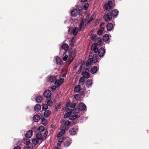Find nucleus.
<instances>
[{
    "label": "nucleus",
    "instance_id": "1",
    "mask_svg": "<svg viewBox=\"0 0 149 149\" xmlns=\"http://www.w3.org/2000/svg\"><path fill=\"white\" fill-rule=\"evenodd\" d=\"M98 57L97 54L93 55L92 58H89L86 62V65L87 67H89L93 62L94 63L98 62Z\"/></svg>",
    "mask_w": 149,
    "mask_h": 149
},
{
    "label": "nucleus",
    "instance_id": "2",
    "mask_svg": "<svg viewBox=\"0 0 149 149\" xmlns=\"http://www.w3.org/2000/svg\"><path fill=\"white\" fill-rule=\"evenodd\" d=\"M81 86L79 85H77L74 87V91L76 93H79L81 95H83L86 90L85 86L82 88H81Z\"/></svg>",
    "mask_w": 149,
    "mask_h": 149
},
{
    "label": "nucleus",
    "instance_id": "3",
    "mask_svg": "<svg viewBox=\"0 0 149 149\" xmlns=\"http://www.w3.org/2000/svg\"><path fill=\"white\" fill-rule=\"evenodd\" d=\"M113 5V2L111 1H109L107 4L104 6V9L105 12H109L111 9Z\"/></svg>",
    "mask_w": 149,
    "mask_h": 149
},
{
    "label": "nucleus",
    "instance_id": "4",
    "mask_svg": "<svg viewBox=\"0 0 149 149\" xmlns=\"http://www.w3.org/2000/svg\"><path fill=\"white\" fill-rule=\"evenodd\" d=\"M89 70L88 69L86 68L85 71H83L81 73V74L82 75V77H84V79L88 78L90 77V74L88 72Z\"/></svg>",
    "mask_w": 149,
    "mask_h": 149
},
{
    "label": "nucleus",
    "instance_id": "5",
    "mask_svg": "<svg viewBox=\"0 0 149 149\" xmlns=\"http://www.w3.org/2000/svg\"><path fill=\"white\" fill-rule=\"evenodd\" d=\"M79 29L77 27L73 28L72 29H69L68 31L70 34H72L74 36H75L78 33Z\"/></svg>",
    "mask_w": 149,
    "mask_h": 149
},
{
    "label": "nucleus",
    "instance_id": "6",
    "mask_svg": "<svg viewBox=\"0 0 149 149\" xmlns=\"http://www.w3.org/2000/svg\"><path fill=\"white\" fill-rule=\"evenodd\" d=\"M75 55L76 52L74 51L69 52L68 60L70 62L73 61L75 56Z\"/></svg>",
    "mask_w": 149,
    "mask_h": 149
},
{
    "label": "nucleus",
    "instance_id": "7",
    "mask_svg": "<svg viewBox=\"0 0 149 149\" xmlns=\"http://www.w3.org/2000/svg\"><path fill=\"white\" fill-rule=\"evenodd\" d=\"M112 17L111 13H107L106 15H104V17L105 21L109 22L112 19Z\"/></svg>",
    "mask_w": 149,
    "mask_h": 149
},
{
    "label": "nucleus",
    "instance_id": "8",
    "mask_svg": "<svg viewBox=\"0 0 149 149\" xmlns=\"http://www.w3.org/2000/svg\"><path fill=\"white\" fill-rule=\"evenodd\" d=\"M97 43H95L92 45L91 47V50L93 51L95 53H97L98 52V49L97 48Z\"/></svg>",
    "mask_w": 149,
    "mask_h": 149
},
{
    "label": "nucleus",
    "instance_id": "9",
    "mask_svg": "<svg viewBox=\"0 0 149 149\" xmlns=\"http://www.w3.org/2000/svg\"><path fill=\"white\" fill-rule=\"evenodd\" d=\"M86 105L83 102H81L78 104V109L80 111H86Z\"/></svg>",
    "mask_w": 149,
    "mask_h": 149
},
{
    "label": "nucleus",
    "instance_id": "10",
    "mask_svg": "<svg viewBox=\"0 0 149 149\" xmlns=\"http://www.w3.org/2000/svg\"><path fill=\"white\" fill-rule=\"evenodd\" d=\"M98 54L99 56L103 57L105 53V50L103 47L100 48L98 50Z\"/></svg>",
    "mask_w": 149,
    "mask_h": 149
},
{
    "label": "nucleus",
    "instance_id": "11",
    "mask_svg": "<svg viewBox=\"0 0 149 149\" xmlns=\"http://www.w3.org/2000/svg\"><path fill=\"white\" fill-rule=\"evenodd\" d=\"M51 95V93L50 91L49 90H45L43 93L44 96L46 98L50 97Z\"/></svg>",
    "mask_w": 149,
    "mask_h": 149
},
{
    "label": "nucleus",
    "instance_id": "12",
    "mask_svg": "<svg viewBox=\"0 0 149 149\" xmlns=\"http://www.w3.org/2000/svg\"><path fill=\"white\" fill-rule=\"evenodd\" d=\"M72 110L71 109L68 108L66 111V113H65L64 116V118H68L71 114Z\"/></svg>",
    "mask_w": 149,
    "mask_h": 149
},
{
    "label": "nucleus",
    "instance_id": "13",
    "mask_svg": "<svg viewBox=\"0 0 149 149\" xmlns=\"http://www.w3.org/2000/svg\"><path fill=\"white\" fill-rule=\"evenodd\" d=\"M119 11L117 9H114L112 10L111 13L113 17L116 18L119 13Z\"/></svg>",
    "mask_w": 149,
    "mask_h": 149
},
{
    "label": "nucleus",
    "instance_id": "14",
    "mask_svg": "<svg viewBox=\"0 0 149 149\" xmlns=\"http://www.w3.org/2000/svg\"><path fill=\"white\" fill-rule=\"evenodd\" d=\"M85 84L88 88L91 86L93 84L92 81L91 79H88L85 82Z\"/></svg>",
    "mask_w": 149,
    "mask_h": 149
},
{
    "label": "nucleus",
    "instance_id": "15",
    "mask_svg": "<svg viewBox=\"0 0 149 149\" xmlns=\"http://www.w3.org/2000/svg\"><path fill=\"white\" fill-rule=\"evenodd\" d=\"M113 28V24L111 23H108L107 25L106 28L107 31H111Z\"/></svg>",
    "mask_w": 149,
    "mask_h": 149
},
{
    "label": "nucleus",
    "instance_id": "16",
    "mask_svg": "<svg viewBox=\"0 0 149 149\" xmlns=\"http://www.w3.org/2000/svg\"><path fill=\"white\" fill-rule=\"evenodd\" d=\"M77 129H75V128H72L70 129L69 131V133L71 135H74L76 133V130Z\"/></svg>",
    "mask_w": 149,
    "mask_h": 149
},
{
    "label": "nucleus",
    "instance_id": "17",
    "mask_svg": "<svg viewBox=\"0 0 149 149\" xmlns=\"http://www.w3.org/2000/svg\"><path fill=\"white\" fill-rule=\"evenodd\" d=\"M71 14L72 16L76 17L78 14V10L76 9H74L71 11Z\"/></svg>",
    "mask_w": 149,
    "mask_h": 149
},
{
    "label": "nucleus",
    "instance_id": "18",
    "mask_svg": "<svg viewBox=\"0 0 149 149\" xmlns=\"http://www.w3.org/2000/svg\"><path fill=\"white\" fill-rule=\"evenodd\" d=\"M98 70L97 67L94 66L92 67L91 69V72L93 74L95 73Z\"/></svg>",
    "mask_w": 149,
    "mask_h": 149
},
{
    "label": "nucleus",
    "instance_id": "19",
    "mask_svg": "<svg viewBox=\"0 0 149 149\" xmlns=\"http://www.w3.org/2000/svg\"><path fill=\"white\" fill-rule=\"evenodd\" d=\"M40 119V116L38 114L35 115L33 117V119L35 122H38Z\"/></svg>",
    "mask_w": 149,
    "mask_h": 149
},
{
    "label": "nucleus",
    "instance_id": "20",
    "mask_svg": "<svg viewBox=\"0 0 149 149\" xmlns=\"http://www.w3.org/2000/svg\"><path fill=\"white\" fill-rule=\"evenodd\" d=\"M35 100L37 102L40 103L43 100V97L39 95L36 98Z\"/></svg>",
    "mask_w": 149,
    "mask_h": 149
},
{
    "label": "nucleus",
    "instance_id": "21",
    "mask_svg": "<svg viewBox=\"0 0 149 149\" xmlns=\"http://www.w3.org/2000/svg\"><path fill=\"white\" fill-rule=\"evenodd\" d=\"M32 131L31 130H30L26 132L25 136L27 138H30L32 136Z\"/></svg>",
    "mask_w": 149,
    "mask_h": 149
},
{
    "label": "nucleus",
    "instance_id": "22",
    "mask_svg": "<svg viewBox=\"0 0 149 149\" xmlns=\"http://www.w3.org/2000/svg\"><path fill=\"white\" fill-rule=\"evenodd\" d=\"M36 137L40 140H42L43 137L41 133L40 132H38L36 135Z\"/></svg>",
    "mask_w": 149,
    "mask_h": 149
},
{
    "label": "nucleus",
    "instance_id": "23",
    "mask_svg": "<svg viewBox=\"0 0 149 149\" xmlns=\"http://www.w3.org/2000/svg\"><path fill=\"white\" fill-rule=\"evenodd\" d=\"M49 82L53 83L55 81L56 79V77L55 76L52 75L49 78Z\"/></svg>",
    "mask_w": 149,
    "mask_h": 149
},
{
    "label": "nucleus",
    "instance_id": "24",
    "mask_svg": "<svg viewBox=\"0 0 149 149\" xmlns=\"http://www.w3.org/2000/svg\"><path fill=\"white\" fill-rule=\"evenodd\" d=\"M70 122L69 120L66 121L64 123L63 127L65 129H67L68 128V126L70 125Z\"/></svg>",
    "mask_w": 149,
    "mask_h": 149
},
{
    "label": "nucleus",
    "instance_id": "25",
    "mask_svg": "<svg viewBox=\"0 0 149 149\" xmlns=\"http://www.w3.org/2000/svg\"><path fill=\"white\" fill-rule=\"evenodd\" d=\"M109 39V37L108 34H105L104 35L103 37L102 40L104 42H107Z\"/></svg>",
    "mask_w": 149,
    "mask_h": 149
},
{
    "label": "nucleus",
    "instance_id": "26",
    "mask_svg": "<svg viewBox=\"0 0 149 149\" xmlns=\"http://www.w3.org/2000/svg\"><path fill=\"white\" fill-rule=\"evenodd\" d=\"M51 113V112L50 111H46L44 113V116L45 118H47L48 117Z\"/></svg>",
    "mask_w": 149,
    "mask_h": 149
},
{
    "label": "nucleus",
    "instance_id": "27",
    "mask_svg": "<svg viewBox=\"0 0 149 149\" xmlns=\"http://www.w3.org/2000/svg\"><path fill=\"white\" fill-rule=\"evenodd\" d=\"M85 81L84 78L83 77H81L79 80L78 83L80 86L83 85Z\"/></svg>",
    "mask_w": 149,
    "mask_h": 149
},
{
    "label": "nucleus",
    "instance_id": "28",
    "mask_svg": "<svg viewBox=\"0 0 149 149\" xmlns=\"http://www.w3.org/2000/svg\"><path fill=\"white\" fill-rule=\"evenodd\" d=\"M34 110L36 111H38L41 109V105L39 104H37L34 107Z\"/></svg>",
    "mask_w": 149,
    "mask_h": 149
},
{
    "label": "nucleus",
    "instance_id": "29",
    "mask_svg": "<svg viewBox=\"0 0 149 149\" xmlns=\"http://www.w3.org/2000/svg\"><path fill=\"white\" fill-rule=\"evenodd\" d=\"M39 140L36 137L34 138L32 140V142L34 145H37L38 143Z\"/></svg>",
    "mask_w": 149,
    "mask_h": 149
},
{
    "label": "nucleus",
    "instance_id": "30",
    "mask_svg": "<svg viewBox=\"0 0 149 149\" xmlns=\"http://www.w3.org/2000/svg\"><path fill=\"white\" fill-rule=\"evenodd\" d=\"M104 27H100V29L97 32V34L99 36L102 35L104 31Z\"/></svg>",
    "mask_w": 149,
    "mask_h": 149
},
{
    "label": "nucleus",
    "instance_id": "31",
    "mask_svg": "<svg viewBox=\"0 0 149 149\" xmlns=\"http://www.w3.org/2000/svg\"><path fill=\"white\" fill-rule=\"evenodd\" d=\"M68 45L66 43L64 44L61 46V48L65 51L67 50L68 48Z\"/></svg>",
    "mask_w": 149,
    "mask_h": 149
},
{
    "label": "nucleus",
    "instance_id": "32",
    "mask_svg": "<svg viewBox=\"0 0 149 149\" xmlns=\"http://www.w3.org/2000/svg\"><path fill=\"white\" fill-rule=\"evenodd\" d=\"M65 132V130H61V131L57 135V137H59L61 136Z\"/></svg>",
    "mask_w": 149,
    "mask_h": 149
},
{
    "label": "nucleus",
    "instance_id": "33",
    "mask_svg": "<svg viewBox=\"0 0 149 149\" xmlns=\"http://www.w3.org/2000/svg\"><path fill=\"white\" fill-rule=\"evenodd\" d=\"M55 81L54 83V84L57 86V87H58L61 85L59 81V80L58 79H56L55 80Z\"/></svg>",
    "mask_w": 149,
    "mask_h": 149
},
{
    "label": "nucleus",
    "instance_id": "34",
    "mask_svg": "<svg viewBox=\"0 0 149 149\" xmlns=\"http://www.w3.org/2000/svg\"><path fill=\"white\" fill-rule=\"evenodd\" d=\"M61 102H59L57 103L55 105L56 110L57 111L61 108Z\"/></svg>",
    "mask_w": 149,
    "mask_h": 149
},
{
    "label": "nucleus",
    "instance_id": "35",
    "mask_svg": "<svg viewBox=\"0 0 149 149\" xmlns=\"http://www.w3.org/2000/svg\"><path fill=\"white\" fill-rule=\"evenodd\" d=\"M78 115L77 114H74L72 115L70 117V119L71 120H74L78 117Z\"/></svg>",
    "mask_w": 149,
    "mask_h": 149
},
{
    "label": "nucleus",
    "instance_id": "36",
    "mask_svg": "<svg viewBox=\"0 0 149 149\" xmlns=\"http://www.w3.org/2000/svg\"><path fill=\"white\" fill-rule=\"evenodd\" d=\"M39 132H41L45 130V127L43 126H40L39 127L38 129Z\"/></svg>",
    "mask_w": 149,
    "mask_h": 149
},
{
    "label": "nucleus",
    "instance_id": "37",
    "mask_svg": "<svg viewBox=\"0 0 149 149\" xmlns=\"http://www.w3.org/2000/svg\"><path fill=\"white\" fill-rule=\"evenodd\" d=\"M71 142L69 141H66L64 143V145L65 147H68L70 145Z\"/></svg>",
    "mask_w": 149,
    "mask_h": 149
},
{
    "label": "nucleus",
    "instance_id": "38",
    "mask_svg": "<svg viewBox=\"0 0 149 149\" xmlns=\"http://www.w3.org/2000/svg\"><path fill=\"white\" fill-rule=\"evenodd\" d=\"M89 6V4L88 3H86L83 6V9L84 10H86L87 9Z\"/></svg>",
    "mask_w": 149,
    "mask_h": 149
},
{
    "label": "nucleus",
    "instance_id": "39",
    "mask_svg": "<svg viewBox=\"0 0 149 149\" xmlns=\"http://www.w3.org/2000/svg\"><path fill=\"white\" fill-rule=\"evenodd\" d=\"M56 63L57 64H59L61 63V59L60 58L57 57L56 59Z\"/></svg>",
    "mask_w": 149,
    "mask_h": 149
},
{
    "label": "nucleus",
    "instance_id": "40",
    "mask_svg": "<svg viewBox=\"0 0 149 149\" xmlns=\"http://www.w3.org/2000/svg\"><path fill=\"white\" fill-rule=\"evenodd\" d=\"M96 37L97 35L95 34H93L91 37V40L92 41H95Z\"/></svg>",
    "mask_w": 149,
    "mask_h": 149
},
{
    "label": "nucleus",
    "instance_id": "41",
    "mask_svg": "<svg viewBox=\"0 0 149 149\" xmlns=\"http://www.w3.org/2000/svg\"><path fill=\"white\" fill-rule=\"evenodd\" d=\"M47 107H48L47 104H44L42 107V110L45 111L47 109Z\"/></svg>",
    "mask_w": 149,
    "mask_h": 149
},
{
    "label": "nucleus",
    "instance_id": "42",
    "mask_svg": "<svg viewBox=\"0 0 149 149\" xmlns=\"http://www.w3.org/2000/svg\"><path fill=\"white\" fill-rule=\"evenodd\" d=\"M84 27L85 26H82L79 25V31H83L84 29Z\"/></svg>",
    "mask_w": 149,
    "mask_h": 149
},
{
    "label": "nucleus",
    "instance_id": "43",
    "mask_svg": "<svg viewBox=\"0 0 149 149\" xmlns=\"http://www.w3.org/2000/svg\"><path fill=\"white\" fill-rule=\"evenodd\" d=\"M97 40V42L98 43V45H100L102 43L101 39L100 38H98Z\"/></svg>",
    "mask_w": 149,
    "mask_h": 149
},
{
    "label": "nucleus",
    "instance_id": "44",
    "mask_svg": "<svg viewBox=\"0 0 149 149\" xmlns=\"http://www.w3.org/2000/svg\"><path fill=\"white\" fill-rule=\"evenodd\" d=\"M76 105V104L75 103L72 102L71 103H70V108H73Z\"/></svg>",
    "mask_w": 149,
    "mask_h": 149
},
{
    "label": "nucleus",
    "instance_id": "45",
    "mask_svg": "<svg viewBox=\"0 0 149 149\" xmlns=\"http://www.w3.org/2000/svg\"><path fill=\"white\" fill-rule=\"evenodd\" d=\"M70 101L69 100V102H68L66 104L65 106V109H68V107L70 106Z\"/></svg>",
    "mask_w": 149,
    "mask_h": 149
},
{
    "label": "nucleus",
    "instance_id": "46",
    "mask_svg": "<svg viewBox=\"0 0 149 149\" xmlns=\"http://www.w3.org/2000/svg\"><path fill=\"white\" fill-rule=\"evenodd\" d=\"M74 98L76 100H78L80 98V96L79 95L76 94L74 95Z\"/></svg>",
    "mask_w": 149,
    "mask_h": 149
},
{
    "label": "nucleus",
    "instance_id": "47",
    "mask_svg": "<svg viewBox=\"0 0 149 149\" xmlns=\"http://www.w3.org/2000/svg\"><path fill=\"white\" fill-rule=\"evenodd\" d=\"M52 104V101L51 100H48L47 102V104L49 106H51Z\"/></svg>",
    "mask_w": 149,
    "mask_h": 149
},
{
    "label": "nucleus",
    "instance_id": "48",
    "mask_svg": "<svg viewBox=\"0 0 149 149\" xmlns=\"http://www.w3.org/2000/svg\"><path fill=\"white\" fill-rule=\"evenodd\" d=\"M82 68V66H81L79 69L78 71L76 72L77 74H79L80 73L81 71Z\"/></svg>",
    "mask_w": 149,
    "mask_h": 149
},
{
    "label": "nucleus",
    "instance_id": "49",
    "mask_svg": "<svg viewBox=\"0 0 149 149\" xmlns=\"http://www.w3.org/2000/svg\"><path fill=\"white\" fill-rule=\"evenodd\" d=\"M64 139V138L63 137H61L59 138L58 140V142L59 143H61L63 142V140Z\"/></svg>",
    "mask_w": 149,
    "mask_h": 149
},
{
    "label": "nucleus",
    "instance_id": "50",
    "mask_svg": "<svg viewBox=\"0 0 149 149\" xmlns=\"http://www.w3.org/2000/svg\"><path fill=\"white\" fill-rule=\"evenodd\" d=\"M48 132L47 131H46L44 133L43 136V137L45 138V139L46 138Z\"/></svg>",
    "mask_w": 149,
    "mask_h": 149
},
{
    "label": "nucleus",
    "instance_id": "51",
    "mask_svg": "<svg viewBox=\"0 0 149 149\" xmlns=\"http://www.w3.org/2000/svg\"><path fill=\"white\" fill-rule=\"evenodd\" d=\"M48 132L47 131H46L44 133L43 136V137L45 138V139L46 138Z\"/></svg>",
    "mask_w": 149,
    "mask_h": 149
},
{
    "label": "nucleus",
    "instance_id": "52",
    "mask_svg": "<svg viewBox=\"0 0 149 149\" xmlns=\"http://www.w3.org/2000/svg\"><path fill=\"white\" fill-rule=\"evenodd\" d=\"M59 81L61 85L63 83L64 81V79L63 78H60Z\"/></svg>",
    "mask_w": 149,
    "mask_h": 149
},
{
    "label": "nucleus",
    "instance_id": "53",
    "mask_svg": "<svg viewBox=\"0 0 149 149\" xmlns=\"http://www.w3.org/2000/svg\"><path fill=\"white\" fill-rule=\"evenodd\" d=\"M57 86H53L51 87V90L52 91H54L56 89Z\"/></svg>",
    "mask_w": 149,
    "mask_h": 149
},
{
    "label": "nucleus",
    "instance_id": "54",
    "mask_svg": "<svg viewBox=\"0 0 149 149\" xmlns=\"http://www.w3.org/2000/svg\"><path fill=\"white\" fill-rule=\"evenodd\" d=\"M68 56L67 55H65L64 56L63 58V60L64 61L67 60L68 58Z\"/></svg>",
    "mask_w": 149,
    "mask_h": 149
},
{
    "label": "nucleus",
    "instance_id": "55",
    "mask_svg": "<svg viewBox=\"0 0 149 149\" xmlns=\"http://www.w3.org/2000/svg\"><path fill=\"white\" fill-rule=\"evenodd\" d=\"M94 19L93 16L92 15L90 18L88 22L87 23H89L91 21L93 20Z\"/></svg>",
    "mask_w": 149,
    "mask_h": 149
},
{
    "label": "nucleus",
    "instance_id": "56",
    "mask_svg": "<svg viewBox=\"0 0 149 149\" xmlns=\"http://www.w3.org/2000/svg\"><path fill=\"white\" fill-rule=\"evenodd\" d=\"M79 25H81V26H85L86 25V24H84V22L83 21V20H82L80 24Z\"/></svg>",
    "mask_w": 149,
    "mask_h": 149
},
{
    "label": "nucleus",
    "instance_id": "57",
    "mask_svg": "<svg viewBox=\"0 0 149 149\" xmlns=\"http://www.w3.org/2000/svg\"><path fill=\"white\" fill-rule=\"evenodd\" d=\"M71 42L72 43H70V45L71 46H72L73 45H74V40H71Z\"/></svg>",
    "mask_w": 149,
    "mask_h": 149
},
{
    "label": "nucleus",
    "instance_id": "58",
    "mask_svg": "<svg viewBox=\"0 0 149 149\" xmlns=\"http://www.w3.org/2000/svg\"><path fill=\"white\" fill-rule=\"evenodd\" d=\"M13 149H21L19 146H17L15 147Z\"/></svg>",
    "mask_w": 149,
    "mask_h": 149
},
{
    "label": "nucleus",
    "instance_id": "59",
    "mask_svg": "<svg viewBox=\"0 0 149 149\" xmlns=\"http://www.w3.org/2000/svg\"><path fill=\"white\" fill-rule=\"evenodd\" d=\"M61 143H58L57 144V146L59 147L61 146Z\"/></svg>",
    "mask_w": 149,
    "mask_h": 149
},
{
    "label": "nucleus",
    "instance_id": "60",
    "mask_svg": "<svg viewBox=\"0 0 149 149\" xmlns=\"http://www.w3.org/2000/svg\"><path fill=\"white\" fill-rule=\"evenodd\" d=\"M45 120V119L44 118H43L42 119V123H43V121H44ZM44 123H42V124H44Z\"/></svg>",
    "mask_w": 149,
    "mask_h": 149
},
{
    "label": "nucleus",
    "instance_id": "61",
    "mask_svg": "<svg viewBox=\"0 0 149 149\" xmlns=\"http://www.w3.org/2000/svg\"><path fill=\"white\" fill-rule=\"evenodd\" d=\"M87 0H81V1L82 2H85L87 1Z\"/></svg>",
    "mask_w": 149,
    "mask_h": 149
},
{
    "label": "nucleus",
    "instance_id": "62",
    "mask_svg": "<svg viewBox=\"0 0 149 149\" xmlns=\"http://www.w3.org/2000/svg\"><path fill=\"white\" fill-rule=\"evenodd\" d=\"M36 129L37 130H38V128L37 127H33V128L32 130H33V129Z\"/></svg>",
    "mask_w": 149,
    "mask_h": 149
},
{
    "label": "nucleus",
    "instance_id": "63",
    "mask_svg": "<svg viewBox=\"0 0 149 149\" xmlns=\"http://www.w3.org/2000/svg\"><path fill=\"white\" fill-rule=\"evenodd\" d=\"M54 149H59V148L57 147H55Z\"/></svg>",
    "mask_w": 149,
    "mask_h": 149
},
{
    "label": "nucleus",
    "instance_id": "64",
    "mask_svg": "<svg viewBox=\"0 0 149 149\" xmlns=\"http://www.w3.org/2000/svg\"><path fill=\"white\" fill-rule=\"evenodd\" d=\"M89 91H87V93H88V92H89Z\"/></svg>",
    "mask_w": 149,
    "mask_h": 149
}]
</instances>
